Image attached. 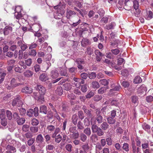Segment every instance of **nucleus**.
Instances as JSON below:
<instances>
[{
	"instance_id": "nucleus-1",
	"label": "nucleus",
	"mask_w": 153,
	"mask_h": 153,
	"mask_svg": "<svg viewBox=\"0 0 153 153\" xmlns=\"http://www.w3.org/2000/svg\"><path fill=\"white\" fill-rule=\"evenodd\" d=\"M76 13L72 10H68L66 13V17L67 19H69L71 17H73L72 19L73 22L71 25L72 27H75L81 22V20L79 17L76 15Z\"/></svg>"
},
{
	"instance_id": "nucleus-2",
	"label": "nucleus",
	"mask_w": 153,
	"mask_h": 153,
	"mask_svg": "<svg viewBox=\"0 0 153 153\" xmlns=\"http://www.w3.org/2000/svg\"><path fill=\"white\" fill-rule=\"evenodd\" d=\"M20 99V96L19 95L17 96L13 100L12 103V105L13 106H16L18 107L22 106L23 105V102Z\"/></svg>"
},
{
	"instance_id": "nucleus-3",
	"label": "nucleus",
	"mask_w": 153,
	"mask_h": 153,
	"mask_svg": "<svg viewBox=\"0 0 153 153\" xmlns=\"http://www.w3.org/2000/svg\"><path fill=\"white\" fill-rule=\"evenodd\" d=\"M22 85L23 83H17L16 80L15 78H13L10 81V84L7 86V88L8 89L10 90L16 87L17 86Z\"/></svg>"
},
{
	"instance_id": "nucleus-4",
	"label": "nucleus",
	"mask_w": 153,
	"mask_h": 153,
	"mask_svg": "<svg viewBox=\"0 0 153 153\" xmlns=\"http://www.w3.org/2000/svg\"><path fill=\"white\" fill-rule=\"evenodd\" d=\"M73 80L74 82H73L72 84L76 87L78 88L80 87V84H83L85 82L84 80L76 77H74L73 78Z\"/></svg>"
},
{
	"instance_id": "nucleus-5",
	"label": "nucleus",
	"mask_w": 153,
	"mask_h": 153,
	"mask_svg": "<svg viewBox=\"0 0 153 153\" xmlns=\"http://www.w3.org/2000/svg\"><path fill=\"white\" fill-rule=\"evenodd\" d=\"M0 111L2 112V113L0 115V118L1 119V124L4 126H5L7 124V120L5 118V115L4 110L1 109Z\"/></svg>"
},
{
	"instance_id": "nucleus-6",
	"label": "nucleus",
	"mask_w": 153,
	"mask_h": 153,
	"mask_svg": "<svg viewBox=\"0 0 153 153\" xmlns=\"http://www.w3.org/2000/svg\"><path fill=\"white\" fill-rule=\"evenodd\" d=\"M36 90L39 91V94L41 95H44L45 93L46 89L45 88L42 86L37 85L35 87Z\"/></svg>"
},
{
	"instance_id": "nucleus-7",
	"label": "nucleus",
	"mask_w": 153,
	"mask_h": 153,
	"mask_svg": "<svg viewBox=\"0 0 153 153\" xmlns=\"http://www.w3.org/2000/svg\"><path fill=\"white\" fill-rule=\"evenodd\" d=\"M94 53L96 56V59L97 62L101 61L102 57L104 55L99 50H96L94 51Z\"/></svg>"
},
{
	"instance_id": "nucleus-8",
	"label": "nucleus",
	"mask_w": 153,
	"mask_h": 153,
	"mask_svg": "<svg viewBox=\"0 0 153 153\" xmlns=\"http://www.w3.org/2000/svg\"><path fill=\"white\" fill-rule=\"evenodd\" d=\"M5 148L7 151L5 153H15L16 151L15 147L9 144L6 146Z\"/></svg>"
},
{
	"instance_id": "nucleus-9",
	"label": "nucleus",
	"mask_w": 153,
	"mask_h": 153,
	"mask_svg": "<svg viewBox=\"0 0 153 153\" xmlns=\"http://www.w3.org/2000/svg\"><path fill=\"white\" fill-rule=\"evenodd\" d=\"M132 1L133 2V7L134 9L136 10H137V15L139 14L140 12V11L138 9V8L139 6V0H132Z\"/></svg>"
},
{
	"instance_id": "nucleus-10",
	"label": "nucleus",
	"mask_w": 153,
	"mask_h": 153,
	"mask_svg": "<svg viewBox=\"0 0 153 153\" xmlns=\"http://www.w3.org/2000/svg\"><path fill=\"white\" fill-rule=\"evenodd\" d=\"M153 13L150 10H146V12L144 17L147 20H150L153 18Z\"/></svg>"
},
{
	"instance_id": "nucleus-11",
	"label": "nucleus",
	"mask_w": 153,
	"mask_h": 153,
	"mask_svg": "<svg viewBox=\"0 0 153 153\" xmlns=\"http://www.w3.org/2000/svg\"><path fill=\"white\" fill-rule=\"evenodd\" d=\"M31 28H32L31 30H32L33 31L37 32L40 30L41 28V26L39 24H34L33 25Z\"/></svg>"
},
{
	"instance_id": "nucleus-12",
	"label": "nucleus",
	"mask_w": 153,
	"mask_h": 153,
	"mask_svg": "<svg viewBox=\"0 0 153 153\" xmlns=\"http://www.w3.org/2000/svg\"><path fill=\"white\" fill-rule=\"evenodd\" d=\"M132 151L133 153H139L140 149L139 147H136L135 145V142L133 141L132 142Z\"/></svg>"
},
{
	"instance_id": "nucleus-13",
	"label": "nucleus",
	"mask_w": 153,
	"mask_h": 153,
	"mask_svg": "<svg viewBox=\"0 0 153 153\" xmlns=\"http://www.w3.org/2000/svg\"><path fill=\"white\" fill-rule=\"evenodd\" d=\"M12 31V28L11 27L6 26L4 29V35H7Z\"/></svg>"
},
{
	"instance_id": "nucleus-14",
	"label": "nucleus",
	"mask_w": 153,
	"mask_h": 153,
	"mask_svg": "<svg viewBox=\"0 0 153 153\" xmlns=\"http://www.w3.org/2000/svg\"><path fill=\"white\" fill-rule=\"evenodd\" d=\"M22 92L25 93L30 94L32 92V89L31 88L26 86L22 89Z\"/></svg>"
},
{
	"instance_id": "nucleus-15",
	"label": "nucleus",
	"mask_w": 153,
	"mask_h": 153,
	"mask_svg": "<svg viewBox=\"0 0 153 153\" xmlns=\"http://www.w3.org/2000/svg\"><path fill=\"white\" fill-rule=\"evenodd\" d=\"M59 74L58 71L56 70L55 69L51 72V76L53 78H56L58 76Z\"/></svg>"
},
{
	"instance_id": "nucleus-16",
	"label": "nucleus",
	"mask_w": 153,
	"mask_h": 153,
	"mask_svg": "<svg viewBox=\"0 0 153 153\" xmlns=\"http://www.w3.org/2000/svg\"><path fill=\"white\" fill-rule=\"evenodd\" d=\"M39 78L41 81L44 82L46 81L48 79L47 74L45 73H43L41 74L39 76Z\"/></svg>"
},
{
	"instance_id": "nucleus-17",
	"label": "nucleus",
	"mask_w": 153,
	"mask_h": 153,
	"mask_svg": "<svg viewBox=\"0 0 153 153\" xmlns=\"http://www.w3.org/2000/svg\"><path fill=\"white\" fill-rule=\"evenodd\" d=\"M115 25V23L114 22H112L109 23L108 25H106L105 28L108 30L113 29Z\"/></svg>"
},
{
	"instance_id": "nucleus-18",
	"label": "nucleus",
	"mask_w": 153,
	"mask_h": 153,
	"mask_svg": "<svg viewBox=\"0 0 153 153\" xmlns=\"http://www.w3.org/2000/svg\"><path fill=\"white\" fill-rule=\"evenodd\" d=\"M40 112L46 114L47 113L48 110L47 107L45 105H42L40 107Z\"/></svg>"
},
{
	"instance_id": "nucleus-19",
	"label": "nucleus",
	"mask_w": 153,
	"mask_h": 153,
	"mask_svg": "<svg viewBox=\"0 0 153 153\" xmlns=\"http://www.w3.org/2000/svg\"><path fill=\"white\" fill-rule=\"evenodd\" d=\"M146 88L144 85H141L137 89L138 92L141 93L146 92Z\"/></svg>"
},
{
	"instance_id": "nucleus-20",
	"label": "nucleus",
	"mask_w": 153,
	"mask_h": 153,
	"mask_svg": "<svg viewBox=\"0 0 153 153\" xmlns=\"http://www.w3.org/2000/svg\"><path fill=\"white\" fill-rule=\"evenodd\" d=\"M23 75L25 77H29L32 76L33 72L29 70H27L24 72Z\"/></svg>"
},
{
	"instance_id": "nucleus-21",
	"label": "nucleus",
	"mask_w": 153,
	"mask_h": 153,
	"mask_svg": "<svg viewBox=\"0 0 153 153\" xmlns=\"http://www.w3.org/2000/svg\"><path fill=\"white\" fill-rule=\"evenodd\" d=\"M108 88V86H107L106 87H102L100 88L98 90V92L99 94H102L106 91L107 89Z\"/></svg>"
},
{
	"instance_id": "nucleus-22",
	"label": "nucleus",
	"mask_w": 153,
	"mask_h": 153,
	"mask_svg": "<svg viewBox=\"0 0 153 153\" xmlns=\"http://www.w3.org/2000/svg\"><path fill=\"white\" fill-rule=\"evenodd\" d=\"M89 44V40L86 38H84L81 42L82 46L83 47H85Z\"/></svg>"
},
{
	"instance_id": "nucleus-23",
	"label": "nucleus",
	"mask_w": 153,
	"mask_h": 153,
	"mask_svg": "<svg viewBox=\"0 0 153 153\" xmlns=\"http://www.w3.org/2000/svg\"><path fill=\"white\" fill-rule=\"evenodd\" d=\"M132 102L135 105L138 103V98L136 96H132L131 97Z\"/></svg>"
},
{
	"instance_id": "nucleus-24",
	"label": "nucleus",
	"mask_w": 153,
	"mask_h": 153,
	"mask_svg": "<svg viewBox=\"0 0 153 153\" xmlns=\"http://www.w3.org/2000/svg\"><path fill=\"white\" fill-rule=\"evenodd\" d=\"M121 88V87L120 85H118L117 86H116L114 88L110 90V94H112L114 93V91H119Z\"/></svg>"
},
{
	"instance_id": "nucleus-25",
	"label": "nucleus",
	"mask_w": 153,
	"mask_h": 153,
	"mask_svg": "<svg viewBox=\"0 0 153 153\" xmlns=\"http://www.w3.org/2000/svg\"><path fill=\"white\" fill-rule=\"evenodd\" d=\"M70 138L72 139H76L79 137V134L77 132L70 134Z\"/></svg>"
},
{
	"instance_id": "nucleus-26",
	"label": "nucleus",
	"mask_w": 153,
	"mask_h": 153,
	"mask_svg": "<svg viewBox=\"0 0 153 153\" xmlns=\"http://www.w3.org/2000/svg\"><path fill=\"white\" fill-rule=\"evenodd\" d=\"M47 129L49 132L51 133L54 131L55 127L51 125H48L47 127Z\"/></svg>"
},
{
	"instance_id": "nucleus-27",
	"label": "nucleus",
	"mask_w": 153,
	"mask_h": 153,
	"mask_svg": "<svg viewBox=\"0 0 153 153\" xmlns=\"http://www.w3.org/2000/svg\"><path fill=\"white\" fill-rule=\"evenodd\" d=\"M91 84L92 87L94 88H97L100 86L99 82L96 81L93 82Z\"/></svg>"
},
{
	"instance_id": "nucleus-28",
	"label": "nucleus",
	"mask_w": 153,
	"mask_h": 153,
	"mask_svg": "<svg viewBox=\"0 0 153 153\" xmlns=\"http://www.w3.org/2000/svg\"><path fill=\"white\" fill-rule=\"evenodd\" d=\"M55 92L57 94L59 95H61L63 92V90L62 88L60 87H58L55 91Z\"/></svg>"
},
{
	"instance_id": "nucleus-29",
	"label": "nucleus",
	"mask_w": 153,
	"mask_h": 153,
	"mask_svg": "<svg viewBox=\"0 0 153 153\" xmlns=\"http://www.w3.org/2000/svg\"><path fill=\"white\" fill-rule=\"evenodd\" d=\"M63 88L65 90H69L71 88V85L70 83H66L63 85Z\"/></svg>"
},
{
	"instance_id": "nucleus-30",
	"label": "nucleus",
	"mask_w": 153,
	"mask_h": 153,
	"mask_svg": "<svg viewBox=\"0 0 153 153\" xmlns=\"http://www.w3.org/2000/svg\"><path fill=\"white\" fill-rule=\"evenodd\" d=\"M142 82V79L139 76H136L134 79V82L135 84L141 83Z\"/></svg>"
},
{
	"instance_id": "nucleus-31",
	"label": "nucleus",
	"mask_w": 153,
	"mask_h": 153,
	"mask_svg": "<svg viewBox=\"0 0 153 153\" xmlns=\"http://www.w3.org/2000/svg\"><path fill=\"white\" fill-rule=\"evenodd\" d=\"M36 140L37 143H40L42 142L43 141V137L42 134H39L36 138Z\"/></svg>"
},
{
	"instance_id": "nucleus-32",
	"label": "nucleus",
	"mask_w": 153,
	"mask_h": 153,
	"mask_svg": "<svg viewBox=\"0 0 153 153\" xmlns=\"http://www.w3.org/2000/svg\"><path fill=\"white\" fill-rule=\"evenodd\" d=\"M99 82L101 84L104 86L108 85L109 83L108 80L104 79L100 80Z\"/></svg>"
},
{
	"instance_id": "nucleus-33",
	"label": "nucleus",
	"mask_w": 153,
	"mask_h": 153,
	"mask_svg": "<svg viewBox=\"0 0 153 153\" xmlns=\"http://www.w3.org/2000/svg\"><path fill=\"white\" fill-rule=\"evenodd\" d=\"M101 127L102 129L104 130H106L108 127V123L105 122H104L101 125Z\"/></svg>"
},
{
	"instance_id": "nucleus-34",
	"label": "nucleus",
	"mask_w": 153,
	"mask_h": 153,
	"mask_svg": "<svg viewBox=\"0 0 153 153\" xmlns=\"http://www.w3.org/2000/svg\"><path fill=\"white\" fill-rule=\"evenodd\" d=\"M36 52L34 49H32L30 50L28 52V55L30 56H35L36 54Z\"/></svg>"
},
{
	"instance_id": "nucleus-35",
	"label": "nucleus",
	"mask_w": 153,
	"mask_h": 153,
	"mask_svg": "<svg viewBox=\"0 0 153 153\" xmlns=\"http://www.w3.org/2000/svg\"><path fill=\"white\" fill-rule=\"evenodd\" d=\"M16 121L18 125H22L25 122V119L23 118H19Z\"/></svg>"
},
{
	"instance_id": "nucleus-36",
	"label": "nucleus",
	"mask_w": 153,
	"mask_h": 153,
	"mask_svg": "<svg viewBox=\"0 0 153 153\" xmlns=\"http://www.w3.org/2000/svg\"><path fill=\"white\" fill-rule=\"evenodd\" d=\"M46 148L47 151L48 152L49 151L53 150L55 148L53 145L49 144L46 146Z\"/></svg>"
},
{
	"instance_id": "nucleus-37",
	"label": "nucleus",
	"mask_w": 153,
	"mask_h": 153,
	"mask_svg": "<svg viewBox=\"0 0 153 153\" xmlns=\"http://www.w3.org/2000/svg\"><path fill=\"white\" fill-rule=\"evenodd\" d=\"M65 149L69 152H71L72 151V146L70 144H67L66 145L65 147Z\"/></svg>"
},
{
	"instance_id": "nucleus-38",
	"label": "nucleus",
	"mask_w": 153,
	"mask_h": 153,
	"mask_svg": "<svg viewBox=\"0 0 153 153\" xmlns=\"http://www.w3.org/2000/svg\"><path fill=\"white\" fill-rule=\"evenodd\" d=\"M108 123L110 124H114L115 122V120L111 117L107 118Z\"/></svg>"
},
{
	"instance_id": "nucleus-39",
	"label": "nucleus",
	"mask_w": 153,
	"mask_h": 153,
	"mask_svg": "<svg viewBox=\"0 0 153 153\" xmlns=\"http://www.w3.org/2000/svg\"><path fill=\"white\" fill-rule=\"evenodd\" d=\"M91 139L93 142H96L98 140V136L95 134H93L91 136Z\"/></svg>"
},
{
	"instance_id": "nucleus-40",
	"label": "nucleus",
	"mask_w": 153,
	"mask_h": 153,
	"mask_svg": "<svg viewBox=\"0 0 153 153\" xmlns=\"http://www.w3.org/2000/svg\"><path fill=\"white\" fill-rule=\"evenodd\" d=\"M80 139L83 142H85L86 140L87 137L83 133H81L80 135Z\"/></svg>"
},
{
	"instance_id": "nucleus-41",
	"label": "nucleus",
	"mask_w": 153,
	"mask_h": 153,
	"mask_svg": "<svg viewBox=\"0 0 153 153\" xmlns=\"http://www.w3.org/2000/svg\"><path fill=\"white\" fill-rule=\"evenodd\" d=\"M100 128L98 127L96 125L92 126L91 129L93 133H96Z\"/></svg>"
},
{
	"instance_id": "nucleus-42",
	"label": "nucleus",
	"mask_w": 153,
	"mask_h": 153,
	"mask_svg": "<svg viewBox=\"0 0 153 153\" xmlns=\"http://www.w3.org/2000/svg\"><path fill=\"white\" fill-rule=\"evenodd\" d=\"M14 16L16 18L18 19H19L22 17V15L21 12H15Z\"/></svg>"
},
{
	"instance_id": "nucleus-43",
	"label": "nucleus",
	"mask_w": 153,
	"mask_h": 153,
	"mask_svg": "<svg viewBox=\"0 0 153 153\" xmlns=\"http://www.w3.org/2000/svg\"><path fill=\"white\" fill-rule=\"evenodd\" d=\"M122 147L123 149L126 152H128L129 150V145L127 143H124Z\"/></svg>"
},
{
	"instance_id": "nucleus-44",
	"label": "nucleus",
	"mask_w": 153,
	"mask_h": 153,
	"mask_svg": "<svg viewBox=\"0 0 153 153\" xmlns=\"http://www.w3.org/2000/svg\"><path fill=\"white\" fill-rule=\"evenodd\" d=\"M84 132L87 136H89L91 134V131L89 128H86L84 130Z\"/></svg>"
},
{
	"instance_id": "nucleus-45",
	"label": "nucleus",
	"mask_w": 153,
	"mask_h": 153,
	"mask_svg": "<svg viewBox=\"0 0 153 153\" xmlns=\"http://www.w3.org/2000/svg\"><path fill=\"white\" fill-rule=\"evenodd\" d=\"M30 130L33 133H35L38 132L39 130L37 127H31L30 128Z\"/></svg>"
},
{
	"instance_id": "nucleus-46",
	"label": "nucleus",
	"mask_w": 153,
	"mask_h": 153,
	"mask_svg": "<svg viewBox=\"0 0 153 153\" xmlns=\"http://www.w3.org/2000/svg\"><path fill=\"white\" fill-rule=\"evenodd\" d=\"M142 127L146 131H148L150 128L149 126L145 123L143 124Z\"/></svg>"
},
{
	"instance_id": "nucleus-47",
	"label": "nucleus",
	"mask_w": 153,
	"mask_h": 153,
	"mask_svg": "<svg viewBox=\"0 0 153 153\" xmlns=\"http://www.w3.org/2000/svg\"><path fill=\"white\" fill-rule=\"evenodd\" d=\"M6 115L7 117L9 120H10L12 119V115L10 111L7 110L6 111Z\"/></svg>"
},
{
	"instance_id": "nucleus-48",
	"label": "nucleus",
	"mask_w": 153,
	"mask_h": 153,
	"mask_svg": "<svg viewBox=\"0 0 153 153\" xmlns=\"http://www.w3.org/2000/svg\"><path fill=\"white\" fill-rule=\"evenodd\" d=\"M33 96L36 100H39L40 97L39 94L37 92H34L33 93Z\"/></svg>"
},
{
	"instance_id": "nucleus-49",
	"label": "nucleus",
	"mask_w": 153,
	"mask_h": 153,
	"mask_svg": "<svg viewBox=\"0 0 153 153\" xmlns=\"http://www.w3.org/2000/svg\"><path fill=\"white\" fill-rule=\"evenodd\" d=\"M35 140L33 138H31L27 141V144L29 146H31L34 142Z\"/></svg>"
},
{
	"instance_id": "nucleus-50",
	"label": "nucleus",
	"mask_w": 153,
	"mask_h": 153,
	"mask_svg": "<svg viewBox=\"0 0 153 153\" xmlns=\"http://www.w3.org/2000/svg\"><path fill=\"white\" fill-rule=\"evenodd\" d=\"M28 45L29 46V49H31L35 48L37 46V44L36 43L33 42Z\"/></svg>"
},
{
	"instance_id": "nucleus-51",
	"label": "nucleus",
	"mask_w": 153,
	"mask_h": 153,
	"mask_svg": "<svg viewBox=\"0 0 153 153\" xmlns=\"http://www.w3.org/2000/svg\"><path fill=\"white\" fill-rule=\"evenodd\" d=\"M33 113V109H29L27 113V115L29 117H32Z\"/></svg>"
},
{
	"instance_id": "nucleus-52",
	"label": "nucleus",
	"mask_w": 153,
	"mask_h": 153,
	"mask_svg": "<svg viewBox=\"0 0 153 153\" xmlns=\"http://www.w3.org/2000/svg\"><path fill=\"white\" fill-rule=\"evenodd\" d=\"M94 95V93L92 91H90L86 95V97L87 98H90L93 97Z\"/></svg>"
},
{
	"instance_id": "nucleus-53",
	"label": "nucleus",
	"mask_w": 153,
	"mask_h": 153,
	"mask_svg": "<svg viewBox=\"0 0 153 153\" xmlns=\"http://www.w3.org/2000/svg\"><path fill=\"white\" fill-rule=\"evenodd\" d=\"M67 97L69 100H74L76 98V96L73 93L68 94Z\"/></svg>"
},
{
	"instance_id": "nucleus-54",
	"label": "nucleus",
	"mask_w": 153,
	"mask_h": 153,
	"mask_svg": "<svg viewBox=\"0 0 153 153\" xmlns=\"http://www.w3.org/2000/svg\"><path fill=\"white\" fill-rule=\"evenodd\" d=\"M39 123V121L36 119H33L31 121V123L33 126H37Z\"/></svg>"
},
{
	"instance_id": "nucleus-55",
	"label": "nucleus",
	"mask_w": 153,
	"mask_h": 153,
	"mask_svg": "<svg viewBox=\"0 0 153 153\" xmlns=\"http://www.w3.org/2000/svg\"><path fill=\"white\" fill-rule=\"evenodd\" d=\"M96 133H97V135L98 136H102L104 134L103 130L100 128Z\"/></svg>"
},
{
	"instance_id": "nucleus-56",
	"label": "nucleus",
	"mask_w": 153,
	"mask_h": 153,
	"mask_svg": "<svg viewBox=\"0 0 153 153\" xmlns=\"http://www.w3.org/2000/svg\"><path fill=\"white\" fill-rule=\"evenodd\" d=\"M25 62L26 66H30L32 63V60L31 59H28L25 60Z\"/></svg>"
},
{
	"instance_id": "nucleus-57",
	"label": "nucleus",
	"mask_w": 153,
	"mask_h": 153,
	"mask_svg": "<svg viewBox=\"0 0 153 153\" xmlns=\"http://www.w3.org/2000/svg\"><path fill=\"white\" fill-rule=\"evenodd\" d=\"M19 64L22 66L24 69H26L27 68V66L26 65L25 62V63L24 62L21 61L19 62Z\"/></svg>"
},
{
	"instance_id": "nucleus-58",
	"label": "nucleus",
	"mask_w": 153,
	"mask_h": 153,
	"mask_svg": "<svg viewBox=\"0 0 153 153\" xmlns=\"http://www.w3.org/2000/svg\"><path fill=\"white\" fill-rule=\"evenodd\" d=\"M97 75L96 73L94 72H92L89 74L88 75V77L91 79H94L96 76Z\"/></svg>"
},
{
	"instance_id": "nucleus-59",
	"label": "nucleus",
	"mask_w": 153,
	"mask_h": 153,
	"mask_svg": "<svg viewBox=\"0 0 153 153\" xmlns=\"http://www.w3.org/2000/svg\"><path fill=\"white\" fill-rule=\"evenodd\" d=\"M55 141L57 143H59L62 140V137L60 134H58L57 136H56Z\"/></svg>"
},
{
	"instance_id": "nucleus-60",
	"label": "nucleus",
	"mask_w": 153,
	"mask_h": 153,
	"mask_svg": "<svg viewBox=\"0 0 153 153\" xmlns=\"http://www.w3.org/2000/svg\"><path fill=\"white\" fill-rule=\"evenodd\" d=\"M38 108L37 107H35L33 109V114L35 117H36L38 115Z\"/></svg>"
},
{
	"instance_id": "nucleus-61",
	"label": "nucleus",
	"mask_w": 153,
	"mask_h": 153,
	"mask_svg": "<svg viewBox=\"0 0 153 153\" xmlns=\"http://www.w3.org/2000/svg\"><path fill=\"white\" fill-rule=\"evenodd\" d=\"M97 13L99 14L100 16H102L105 13L104 10L102 8L98 10Z\"/></svg>"
},
{
	"instance_id": "nucleus-62",
	"label": "nucleus",
	"mask_w": 153,
	"mask_h": 153,
	"mask_svg": "<svg viewBox=\"0 0 153 153\" xmlns=\"http://www.w3.org/2000/svg\"><path fill=\"white\" fill-rule=\"evenodd\" d=\"M102 98L101 95H95L94 98V100L96 101H98L100 100Z\"/></svg>"
},
{
	"instance_id": "nucleus-63",
	"label": "nucleus",
	"mask_w": 153,
	"mask_h": 153,
	"mask_svg": "<svg viewBox=\"0 0 153 153\" xmlns=\"http://www.w3.org/2000/svg\"><path fill=\"white\" fill-rule=\"evenodd\" d=\"M84 125L86 126H88L90 125V119H89L86 118L84 120Z\"/></svg>"
},
{
	"instance_id": "nucleus-64",
	"label": "nucleus",
	"mask_w": 153,
	"mask_h": 153,
	"mask_svg": "<svg viewBox=\"0 0 153 153\" xmlns=\"http://www.w3.org/2000/svg\"><path fill=\"white\" fill-rule=\"evenodd\" d=\"M20 114L22 115H24L26 113V110L22 108H20L19 109Z\"/></svg>"
}]
</instances>
